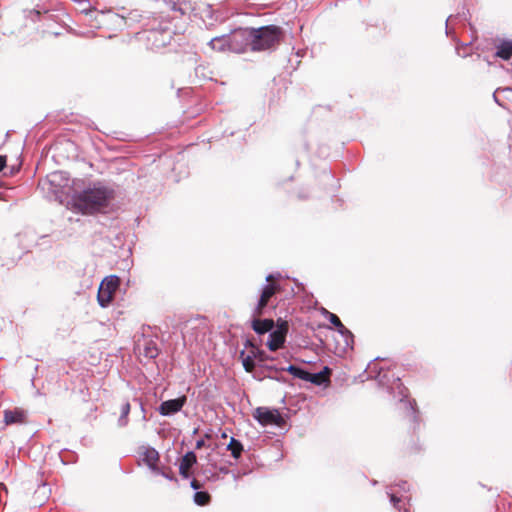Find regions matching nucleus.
<instances>
[{
	"label": "nucleus",
	"mask_w": 512,
	"mask_h": 512,
	"mask_svg": "<svg viewBox=\"0 0 512 512\" xmlns=\"http://www.w3.org/2000/svg\"><path fill=\"white\" fill-rule=\"evenodd\" d=\"M114 197L108 187L95 185L75 194L71 199L72 208L86 215H93L106 209Z\"/></svg>",
	"instance_id": "obj_1"
},
{
	"label": "nucleus",
	"mask_w": 512,
	"mask_h": 512,
	"mask_svg": "<svg viewBox=\"0 0 512 512\" xmlns=\"http://www.w3.org/2000/svg\"><path fill=\"white\" fill-rule=\"evenodd\" d=\"M283 37L282 28L276 25L244 29L234 33V39L240 38L247 41L252 51L275 48L281 43Z\"/></svg>",
	"instance_id": "obj_2"
},
{
	"label": "nucleus",
	"mask_w": 512,
	"mask_h": 512,
	"mask_svg": "<svg viewBox=\"0 0 512 512\" xmlns=\"http://www.w3.org/2000/svg\"><path fill=\"white\" fill-rule=\"evenodd\" d=\"M266 284L261 291L260 298L253 309V315L262 316L264 310L271 301L272 297L281 291L279 283L276 281L274 275L270 274L266 277Z\"/></svg>",
	"instance_id": "obj_3"
},
{
	"label": "nucleus",
	"mask_w": 512,
	"mask_h": 512,
	"mask_svg": "<svg viewBox=\"0 0 512 512\" xmlns=\"http://www.w3.org/2000/svg\"><path fill=\"white\" fill-rule=\"evenodd\" d=\"M119 285L120 279L116 275L107 276L102 280L97 294L100 306L106 307L111 303Z\"/></svg>",
	"instance_id": "obj_4"
},
{
	"label": "nucleus",
	"mask_w": 512,
	"mask_h": 512,
	"mask_svg": "<svg viewBox=\"0 0 512 512\" xmlns=\"http://www.w3.org/2000/svg\"><path fill=\"white\" fill-rule=\"evenodd\" d=\"M140 39L146 42L148 49L154 50L165 47L169 43L171 36L166 30L153 29L144 32Z\"/></svg>",
	"instance_id": "obj_5"
},
{
	"label": "nucleus",
	"mask_w": 512,
	"mask_h": 512,
	"mask_svg": "<svg viewBox=\"0 0 512 512\" xmlns=\"http://www.w3.org/2000/svg\"><path fill=\"white\" fill-rule=\"evenodd\" d=\"M254 417L263 426L275 425L282 427L285 424V419L277 409L258 407L254 412Z\"/></svg>",
	"instance_id": "obj_6"
},
{
	"label": "nucleus",
	"mask_w": 512,
	"mask_h": 512,
	"mask_svg": "<svg viewBox=\"0 0 512 512\" xmlns=\"http://www.w3.org/2000/svg\"><path fill=\"white\" fill-rule=\"evenodd\" d=\"M288 330L289 325L287 321H277L276 329L271 332L269 339L267 341V347L269 348V350L277 351L278 349L283 347Z\"/></svg>",
	"instance_id": "obj_7"
},
{
	"label": "nucleus",
	"mask_w": 512,
	"mask_h": 512,
	"mask_svg": "<svg viewBox=\"0 0 512 512\" xmlns=\"http://www.w3.org/2000/svg\"><path fill=\"white\" fill-rule=\"evenodd\" d=\"M3 421L6 425L24 424L27 422V411L20 407L6 409L3 412Z\"/></svg>",
	"instance_id": "obj_8"
},
{
	"label": "nucleus",
	"mask_w": 512,
	"mask_h": 512,
	"mask_svg": "<svg viewBox=\"0 0 512 512\" xmlns=\"http://www.w3.org/2000/svg\"><path fill=\"white\" fill-rule=\"evenodd\" d=\"M186 402V397H180L176 399L167 400L161 403L159 412L161 415H171L182 409Z\"/></svg>",
	"instance_id": "obj_9"
},
{
	"label": "nucleus",
	"mask_w": 512,
	"mask_h": 512,
	"mask_svg": "<svg viewBox=\"0 0 512 512\" xmlns=\"http://www.w3.org/2000/svg\"><path fill=\"white\" fill-rule=\"evenodd\" d=\"M251 328L258 335H263L269 331H271L275 322L273 319H261V316H256L252 314Z\"/></svg>",
	"instance_id": "obj_10"
},
{
	"label": "nucleus",
	"mask_w": 512,
	"mask_h": 512,
	"mask_svg": "<svg viewBox=\"0 0 512 512\" xmlns=\"http://www.w3.org/2000/svg\"><path fill=\"white\" fill-rule=\"evenodd\" d=\"M197 462V457L194 452H187L181 459L179 465V473L183 478L190 476L191 467Z\"/></svg>",
	"instance_id": "obj_11"
},
{
	"label": "nucleus",
	"mask_w": 512,
	"mask_h": 512,
	"mask_svg": "<svg viewBox=\"0 0 512 512\" xmlns=\"http://www.w3.org/2000/svg\"><path fill=\"white\" fill-rule=\"evenodd\" d=\"M495 56L502 60H509L512 57V40H502L496 46Z\"/></svg>",
	"instance_id": "obj_12"
},
{
	"label": "nucleus",
	"mask_w": 512,
	"mask_h": 512,
	"mask_svg": "<svg viewBox=\"0 0 512 512\" xmlns=\"http://www.w3.org/2000/svg\"><path fill=\"white\" fill-rule=\"evenodd\" d=\"M331 375V370L328 367H324L322 371L319 373H310V377L308 379V382H311L315 385H322L326 382H329V378Z\"/></svg>",
	"instance_id": "obj_13"
},
{
	"label": "nucleus",
	"mask_w": 512,
	"mask_h": 512,
	"mask_svg": "<svg viewBox=\"0 0 512 512\" xmlns=\"http://www.w3.org/2000/svg\"><path fill=\"white\" fill-rule=\"evenodd\" d=\"M143 461L153 470H157L159 453L154 448H148L143 453Z\"/></svg>",
	"instance_id": "obj_14"
},
{
	"label": "nucleus",
	"mask_w": 512,
	"mask_h": 512,
	"mask_svg": "<svg viewBox=\"0 0 512 512\" xmlns=\"http://www.w3.org/2000/svg\"><path fill=\"white\" fill-rule=\"evenodd\" d=\"M245 347L251 349V353L260 363L266 362L270 359V357L263 350H260L251 340H247L245 342Z\"/></svg>",
	"instance_id": "obj_15"
},
{
	"label": "nucleus",
	"mask_w": 512,
	"mask_h": 512,
	"mask_svg": "<svg viewBox=\"0 0 512 512\" xmlns=\"http://www.w3.org/2000/svg\"><path fill=\"white\" fill-rule=\"evenodd\" d=\"M143 346H144V348H143L144 355L146 357L153 359L158 356L159 349H158L155 341H153L151 339H145Z\"/></svg>",
	"instance_id": "obj_16"
},
{
	"label": "nucleus",
	"mask_w": 512,
	"mask_h": 512,
	"mask_svg": "<svg viewBox=\"0 0 512 512\" xmlns=\"http://www.w3.org/2000/svg\"><path fill=\"white\" fill-rule=\"evenodd\" d=\"M282 370L289 372L295 378H299V379L307 381V382L310 377V372L303 370L302 368H299L295 365H290L287 368H283Z\"/></svg>",
	"instance_id": "obj_17"
},
{
	"label": "nucleus",
	"mask_w": 512,
	"mask_h": 512,
	"mask_svg": "<svg viewBox=\"0 0 512 512\" xmlns=\"http://www.w3.org/2000/svg\"><path fill=\"white\" fill-rule=\"evenodd\" d=\"M240 358L242 360V365L246 372L251 373L255 369V357L250 352L248 355H245L244 351L240 353Z\"/></svg>",
	"instance_id": "obj_18"
},
{
	"label": "nucleus",
	"mask_w": 512,
	"mask_h": 512,
	"mask_svg": "<svg viewBox=\"0 0 512 512\" xmlns=\"http://www.w3.org/2000/svg\"><path fill=\"white\" fill-rule=\"evenodd\" d=\"M228 450L231 451V455L235 459H238L243 452V445L241 444L240 441L236 440L235 438H231L228 444Z\"/></svg>",
	"instance_id": "obj_19"
},
{
	"label": "nucleus",
	"mask_w": 512,
	"mask_h": 512,
	"mask_svg": "<svg viewBox=\"0 0 512 512\" xmlns=\"http://www.w3.org/2000/svg\"><path fill=\"white\" fill-rule=\"evenodd\" d=\"M211 501V496L208 492L205 491H197L194 494V502L199 506L208 505Z\"/></svg>",
	"instance_id": "obj_20"
},
{
	"label": "nucleus",
	"mask_w": 512,
	"mask_h": 512,
	"mask_svg": "<svg viewBox=\"0 0 512 512\" xmlns=\"http://www.w3.org/2000/svg\"><path fill=\"white\" fill-rule=\"evenodd\" d=\"M227 44H228V41H227L226 37H224V36L215 37V38L211 39L209 42V46L213 50H218V51H223L225 49V47L227 46Z\"/></svg>",
	"instance_id": "obj_21"
},
{
	"label": "nucleus",
	"mask_w": 512,
	"mask_h": 512,
	"mask_svg": "<svg viewBox=\"0 0 512 512\" xmlns=\"http://www.w3.org/2000/svg\"><path fill=\"white\" fill-rule=\"evenodd\" d=\"M328 319L330 323L333 324L341 334L348 332V330L346 329V327L343 325L340 318L336 314L329 313Z\"/></svg>",
	"instance_id": "obj_22"
},
{
	"label": "nucleus",
	"mask_w": 512,
	"mask_h": 512,
	"mask_svg": "<svg viewBox=\"0 0 512 512\" xmlns=\"http://www.w3.org/2000/svg\"><path fill=\"white\" fill-rule=\"evenodd\" d=\"M130 413V404L125 402L121 407V416L119 419V425L124 426L127 424V417Z\"/></svg>",
	"instance_id": "obj_23"
},
{
	"label": "nucleus",
	"mask_w": 512,
	"mask_h": 512,
	"mask_svg": "<svg viewBox=\"0 0 512 512\" xmlns=\"http://www.w3.org/2000/svg\"><path fill=\"white\" fill-rule=\"evenodd\" d=\"M191 487H192L193 489H195V490H198V489L202 488V484H201L198 480L193 479V480L191 481Z\"/></svg>",
	"instance_id": "obj_24"
},
{
	"label": "nucleus",
	"mask_w": 512,
	"mask_h": 512,
	"mask_svg": "<svg viewBox=\"0 0 512 512\" xmlns=\"http://www.w3.org/2000/svg\"><path fill=\"white\" fill-rule=\"evenodd\" d=\"M6 166V156L0 155V171Z\"/></svg>",
	"instance_id": "obj_25"
},
{
	"label": "nucleus",
	"mask_w": 512,
	"mask_h": 512,
	"mask_svg": "<svg viewBox=\"0 0 512 512\" xmlns=\"http://www.w3.org/2000/svg\"><path fill=\"white\" fill-rule=\"evenodd\" d=\"M163 476H165L166 478H168L169 480H176L173 473L170 471L169 473H166V472H162Z\"/></svg>",
	"instance_id": "obj_26"
},
{
	"label": "nucleus",
	"mask_w": 512,
	"mask_h": 512,
	"mask_svg": "<svg viewBox=\"0 0 512 512\" xmlns=\"http://www.w3.org/2000/svg\"><path fill=\"white\" fill-rule=\"evenodd\" d=\"M391 502L393 503V505H394L395 507H397V504L400 502V499H399V498H397L395 495H393V494H392V495H391Z\"/></svg>",
	"instance_id": "obj_27"
},
{
	"label": "nucleus",
	"mask_w": 512,
	"mask_h": 512,
	"mask_svg": "<svg viewBox=\"0 0 512 512\" xmlns=\"http://www.w3.org/2000/svg\"><path fill=\"white\" fill-rule=\"evenodd\" d=\"M204 446V440H198L196 442V449H201Z\"/></svg>",
	"instance_id": "obj_28"
},
{
	"label": "nucleus",
	"mask_w": 512,
	"mask_h": 512,
	"mask_svg": "<svg viewBox=\"0 0 512 512\" xmlns=\"http://www.w3.org/2000/svg\"><path fill=\"white\" fill-rule=\"evenodd\" d=\"M493 98H494L495 102H496V103H498V104L500 105V103H499V101H498V98L496 97V94H495V93L493 94Z\"/></svg>",
	"instance_id": "obj_29"
},
{
	"label": "nucleus",
	"mask_w": 512,
	"mask_h": 512,
	"mask_svg": "<svg viewBox=\"0 0 512 512\" xmlns=\"http://www.w3.org/2000/svg\"><path fill=\"white\" fill-rule=\"evenodd\" d=\"M445 25H446V34H448V19H446Z\"/></svg>",
	"instance_id": "obj_30"
}]
</instances>
